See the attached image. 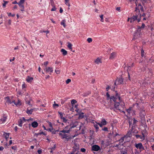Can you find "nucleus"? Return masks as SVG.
Returning a JSON list of instances; mask_svg holds the SVG:
<instances>
[{
  "mask_svg": "<svg viewBox=\"0 0 154 154\" xmlns=\"http://www.w3.org/2000/svg\"><path fill=\"white\" fill-rule=\"evenodd\" d=\"M138 128L137 126H132L131 128L128 132V136L131 137L133 134V135H135L138 132Z\"/></svg>",
  "mask_w": 154,
  "mask_h": 154,
  "instance_id": "f257e3e1",
  "label": "nucleus"
},
{
  "mask_svg": "<svg viewBox=\"0 0 154 154\" xmlns=\"http://www.w3.org/2000/svg\"><path fill=\"white\" fill-rule=\"evenodd\" d=\"M119 101V102H118L115 103L114 106L116 109L119 110L120 111H122V109L125 106V104L123 102L121 101L120 100Z\"/></svg>",
  "mask_w": 154,
  "mask_h": 154,
  "instance_id": "f03ea898",
  "label": "nucleus"
},
{
  "mask_svg": "<svg viewBox=\"0 0 154 154\" xmlns=\"http://www.w3.org/2000/svg\"><path fill=\"white\" fill-rule=\"evenodd\" d=\"M111 100H112L115 102V103L117 102H116V100L118 99V100L120 101V97L119 95L118 94V93L116 92V96H111L110 97V99Z\"/></svg>",
  "mask_w": 154,
  "mask_h": 154,
  "instance_id": "7ed1b4c3",
  "label": "nucleus"
},
{
  "mask_svg": "<svg viewBox=\"0 0 154 154\" xmlns=\"http://www.w3.org/2000/svg\"><path fill=\"white\" fill-rule=\"evenodd\" d=\"M141 30L139 29H137L135 32L134 35L133 40H135L140 36L141 32Z\"/></svg>",
  "mask_w": 154,
  "mask_h": 154,
  "instance_id": "20e7f679",
  "label": "nucleus"
},
{
  "mask_svg": "<svg viewBox=\"0 0 154 154\" xmlns=\"http://www.w3.org/2000/svg\"><path fill=\"white\" fill-rule=\"evenodd\" d=\"M135 146L137 149H138L140 150V152H141L144 149V148L143 147L142 143H135Z\"/></svg>",
  "mask_w": 154,
  "mask_h": 154,
  "instance_id": "39448f33",
  "label": "nucleus"
},
{
  "mask_svg": "<svg viewBox=\"0 0 154 154\" xmlns=\"http://www.w3.org/2000/svg\"><path fill=\"white\" fill-rule=\"evenodd\" d=\"M100 149V147L97 145H94L91 146V150L97 151Z\"/></svg>",
  "mask_w": 154,
  "mask_h": 154,
  "instance_id": "423d86ee",
  "label": "nucleus"
},
{
  "mask_svg": "<svg viewBox=\"0 0 154 154\" xmlns=\"http://www.w3.org/2000/svg\"><path fill=\"white\" fill-rule=\"evenodd\" d=\"M44 70H45L46 72H50V74L51 75V73H52L53 72V68L52 67H46L44 69Z\"/></svg>",
  "mask_w": 154,
  "mask_h": 154,
  "instance_id": "0eeeda50",
  "label": "nucleus"
},
{
  "mask_svg": "<svg viewBox=\"0 0 154 154\" xmlns=\"http://www.w3.org/2000/svg\"><path fill=\"white\" fill-rule=\"evenodd\" d=\"M32 100L31 97H29V99H28L27 98V97H26V99H25L26 103V104H28L29 106H32V105L30 104L31 101Z\"/></svg>",
  "mask_w": 154,
  "mask_h": 154,
  "instance_id": "6e6552de",
  "label": "nucleus"
},
{
  "mask_svg": "<svg viewBox=\"0 0 154 154\" xmlns=\"http://www.w3.org/2000/svg\"><path fill=\"white\" fill-rule=\"evenodd\" d=\"M137 15H134L132 17L130 18V22L131 23L134 22V21L137 20Z\"/></svg>",
  "mask_w": 154,
  "mask_h": 154,
  "instance_id": "1a4fd4ad",
  "label": "nucleus"
},
{
  "mask_svg": "<svg viewBox=\"0 0 154 154\" xmlns=\"http://www.w3.org/2000/svg\"><path fill=\"white\" fill-rule=\"evenodd\" d=\"M116 82H117V84L120 85L122 84L123 83V79L122 78H120L119 79H117L116 80Z\"/></svg>",
  "mask_w": 154,
  "mask_h": 154,
  "instance_id": "9d476101",
  "label": "nucleus"
},
{
  "mask_svg": "<svg viewBox=\"0 0 154 154\" xmlns=\"http://www.w3.org/2000/svg\"><path fill=\"white\" fill-rule=\"evenodd\" d=\"M126 111L128 113V115H130V113L132 112H135V111L133 109V108L132 107H129L128 109H126Z\"/></svg>",
  "mask_w": 154,
  "mask_h": 154,
  "instance_id": "9b49d317",
  "label": "nucleus"
},
{
  "mask_svg": "<svg viewBox=\"0 0 154 154\" xmlns=\"http://www.w3.org/2000/svg\"><path fill=\"white\" fill-rule=\"evenodd\" d=\"M64 141L66 143L69 140L72 138V137L71 136H68L67 137H64Z\"/></svg>",
  "mask_w": 154,
  "mask_h": 154,
  "instance_id": "f8f14e48",
  "label": "nucleus"
},
{
  "mask_svg": "<svg viewBox=\"0 0 154 154\" xmlns=\"http://www.w3.org/2000/svg\"><path fill=\"white\" fill-rule=\"evenodd\" d=\"M38 123L37 122L34 121L32 123L31 125L33 128H35L38 126Z\"/></svg>",
  "mask_w": 154,
  "mask_h": 154,
  "instance_id": "ddd939ff",
  "label": "nucleus"
},
{
  "mask_svg": "<svg viewBox=\"0 0 154 154\" xmlns=\"http://www.w3.org/2000/svg\"><path fill=\"white\" fill-rule=\"evenodd\" d=\"M59 135L61 137V139L63 140H64V137H66L69 136L67 135V134H63L61 133H59Z\"/></svg>",
  "mask_w": 154,
  "mask_h": 154,
  "instance_id": "4468645a",
  "label": "nucleus"
},
{
  "mask_svg": "<svg viewBox=\"0 0 154 154\" xmlns=\"http://www.w3.org/2000/svg\"><path fill=\"white\" fill-rule=\"evenodd\" d=\"M116 57V53L114 52H113L112 53L109 57L110 59H113Z\"/></svg>",
  "mask_w": 154,
  "mask_h": 154,
  "instance_id": "2eb2a0df",
  "label": "nucleus"
},
{
  "mask_svg": "<svg viewBox=\"0 0 154 154\" xmlns=\"http://www.w3.org/2000/svg\"><path fill=\"white\" fill-rule=\"evenodd\" d=\"M33 78L28 76L26 79V81L28 82H30L33 80Z\"/></svg>",
  "mask_w": 154,
  "mask_h": 154,
  "instance_id": "dca6fc26",
  "label": "nucleus"
},
{
  "mask_svg": "<svg viewBox=\"0 0 154 154\" xmlns=\"http://www.w3.org/2000/svg\"><path fill=\"white\" fill-rule=\"evenodd\" d=\"M94 62L96 64H98L100 63H101V59L99 57H98L95 60Z\"/></svg>",
  "mask_w": 154,
  "mask_h": 154,
  "instance_id": "f3484780",
  "label": "nucleus"
},
{
  "mask_svg": "<svg viewBox=\"0 0 154 154\" xmlns=\"http://www.w3.org/2000/svg\"><path fill=\"white\" fill-rule=\"evenodd\" d=\"M78 122L77 121L75 122L71 126V128H72L76 127L78 125Z\"/></svg>",
  "mask_w": 154,
  "mask_h": 154,
  "instance_id": "a211bd4d",
  "label": "nucleus"
},
{
  "mask_svg": "<svg viewBox=\"0 0 154 154\" xmlns=\"http://www.w3.org/2000/svg\"><path fill=\"white\" fill-rule=\"evenodd\" d=\"M135 11L136 12L135 15H137V17H138V16L139 14L140 15V10L139 9H138L136 7L135 8Z\"/></svg>",
  "mask_w": 154,
  "mask_h": 154,
  "instance_id": "6ab92c4d",
  "label": "nucleus"
},
{
  "mask_svg": "<svg viewBox=\"0 0 154 154\" xmlns=\"http://www.w3.org/2000/svg\"><path fill=\"white\" fill-rule=\"evenodd\" d=\"M7 119V118L6 117H2L0 119V122H2V123L5 122L6 121Z\"/></svg>",
  "mask_w": 154,
  "mask_h": 154,
  "instance_id": "aec40b11",
  "label": "nucleus"
},
{
  "mask_svg": "<svg viewBox=\"0 0 154 154\" xmlns=\"http://www.w3.org/2000/svg\"><path fill=\"white\" fill-rule=\"evenodd\" d=\"M5 99L6 100V102L10 104L12 103V102L9 99V97H7L5 98Z\"/></svg>",
  "mask_w": 154,
  "mask_h": 154,
  "instance_id": "412c9836",
  "label": "nucleus"
},
{
  "mask_svg": "<svg viewBox=\"0 0 154 154\" xmlns=\"http://www.w3.org/2000/svg\"><path fill=\"white\" fill-rule=\"evenodd\" d=\"M33 110V109H31L30 110H29L28 108H27V110L26 112L28 114H32Z\"/></svg>",
  "mask_w": 154,
  "mask_h": 154,
  "instance_id": "4be33fe9",
  "label": "nucleus"
},
{
  "mask_svg": "<svg viewBox=\"0 0 154 154\" xmlns=\"http://www.w3.org/2000/svg\"><path fill=\"white\" fill-rule=\"evenodd\" d=\"M66 22V20H62L60 23L61 25H63L64 27H65L66 26V25L65 23Z\"/></svg>",
  "mask_w": 154,
  "mask_h": 154,
  "instance_id": "5701e85b",
  "label": "nucleus"
},
{
  "mask_svg": "<svg viewBox=\"0 0 154 154\" xmlns=\"http://www.w3.org/2000/svg\"><path fill=\"white\" fill-rule=\"evenodd\" d=\"M101 123L103 125H106L107 124V122L104 119H102Z\"/></svg>",
  "mask_w": 154,
  "mask_h": 154,
  "instance_id": "b1692460",
  "label": "nucleus"
},
{
  "mask_svg": "<svg viewBox=\"0 0 154 154\" xmlns=\"http://www.w3.org/2000/svg\"><path fill=\"white\" fill-rule=\"evenodd\" d=\"M95 123H96V124H95L94 122H93L94 126V127L96 129V131L97 132L99 129V127H98V125L97 124V123L96 122Z\"/></svg>",
  "mask_w": 154,
  "mask_h": 154,
  "instance_id": "393cba45",
  "label": "nucleus"
},
{
  "mask_svg": "<svg viewBox=\"0 0 154 154\" xmlns=\"http://www.w3.org/2000/svg\"><path fill=\"white\" fill-rule=\"evenodd\" d=\"M69 131H70V130H63L62 131H60V133H63V134H66V133H69Z\"/></svg>",
  "mask_w": 154,
  "mask_h": 154,
  "instance_id": "a878e982",
  "label": "nucleus"
},
{
  "mask_svg": "<svg viewBox=\"0 0 154 154\" xmlns=\"http://www.w3.org/2000/svg\"><path fill=\"white\" fill-rule=\"evenodd\" d=\"M61 51L62 53L64 55H66L67 54V51L63 49H61Z\"/></svg>",
  "mask_w": 154,
  "mask_h": 154,
  "instance_id": "bb28decb",
  "label": "nucleus"
},
{
  "mask_svg": "<svg viewBox=\"0 0 154 154\" xmlns=\"http://www.w3.org/2000/svg\"><path fill=\"white\" fill-rule=\"evenodd\" d=\"M137 121L134 118L132 119L133 124L132 126H136V123L137 122Z\"/></svg>",
  "mask_w": 154,
  "mask_h": 154,
  "instance_id": "cd10ccee",
  "label": "nucleus"
},
{
  "mask_svg": "<svg viewBox=\"0 0 154 154\" xmlns=\"http://www.w3.org/2000/svg\"><path fill=\"white\" fill-rule=\"evenodd\" d=\"M72 45L71 43L68 42L67 47L69 48V49L71 50V51H72Z\"/></svg>",
  "mask_w": 154,
  "mask_h": 154,
  "instance_id": "c85d7f7f",
  "label": "nucleus"
},
{
  "mask_svg": "<svg viewBox=\"0 0 154 154\" xmlns=\"http://www.w3.org/2000/svg\"><path fill=\"white\" fill-rule=\"evenodd\" d=\"M22 120L21 119H20L18 121V125L20 127H21L22 125Z\"/></svg>",
  "mask_w": 154,
  "mask_h": 154,
  "instance_id": "c756f323",
  "label": "nucleus"
},
{
  "mask_svg": "<svg viewBox=\"0 0 154 154\" xmlns=\"http://www.w3.org/2000/svg\"><path fill=\"white\" fill-rule=\"evenodd\" d=\"M26 0H20L19 2L18 3V4L19 5H23Z\"/></svg>",
  "mask_w": 154,
  "mask_h": 154,
  "instance_id": "7c9ffc66",
  "label": "nucleus"
},
{
  "mask_svg": "<svg viewBox=\"0 0 154 154\" xmlns=\"http://www.w3.org/2000/svg\"><path fill=\"white\" fill-rule=\"evenodd\" d=\"M128 123L129 124V127H130L131 126H132V124H133L132 119H129Z\"/></svg>",
  "mask_w": 154,
  "mask_h": 154,
  "instance_id": "2f4dec72",
  "label": "nucleus"
},
{
  "mask_svg": "<svg viewBox=\"0 0 154 154\" xmlns=\"http://www.w3.org/2000/svg\"><path fill=\"white\" fill-rule=\"evenodd\" d=\"M140 113L142 115L141 116H144L145 115V110L143 109H142L140 111Z\"/></svg>",
  "mask_w": 154,
  "mask_h": 154,
  "instance_id": "473e14b6",
  "label": "nucleus"
},
{
  "mask_svg": "<svg viewBox=\"0 0 154 154\" xmlns=\"http://www.w3.org/2000/svg\"><path fill=\"white\" fill-rule=\"evenodd\" d=\"M138 6L140 8V10L141 11H143V8L140 4H139Z\"/></svg>",
  "mask_w": 154,
  "mask_h": 154,
  "instance_id": "72a5a7b5",
  "label": "nucleus"
},
{
  "mask_svg": "<svg viewBox=\"0 0 154 154\" xmlns=\"http://www.w3.org/2000/svg\"><path fill=\"white\" fill-rule=\"evenodd\" d=\"M83 115L84 113L83 112H81V113L79 114V118L81 119L83 118L84 117V116Z\"/></svg>",
  "mask_w": 154,
  "mask_h": 154,
  "instance_id": "f704fd0d",
  "label": "nucleus"
},
{
  "mask_svg": "<svg viewBox=\"0 0 154 154\" xmlns=\"http://www.w3.org/2000/svg\"><path fill=\"white\" fill-rule=\"evenodd\" d=\"M124 140V137H122L119 140L120 144L122 143Z\"/></svg>",
  "mask_w": 154,
  "mask_h": 154,
  "instance_id": "c9c22d12",
  "label": "nucleus"
},
{
  "mask_svg": "<svg viewBox=\"0 0 154 154\" xmlns=\"http://www.w3.org/2000/svg\"><path fill=\"white\" fill-rule=\"evenodd\" d=\"M134 136H135L136 138H137V139H140L141 140V137H142V136H141L140 135H139V134H136Z\"/></svg>",
  "mask_w": 154,
  "mask_h": 154,
  "instance_id": "e433bc0d",
  "label": "nucleus"
},
{
  "mask_svg": "<svg viewBox=\"0 0 154 154\" xmlns=\"http://www.w3.org/2000/svg\"><path fill=\"white\" fill-rule=\"evenodd\" d=\"M145 26V24L144 23H143L141 26V27L139 26L137 29H139L140 30L141 29H143L144 27Z\"/></svg>",
  "mask_w": 154,
  "mask_h": 154,
  "instance_id": "4c0bfd02",
  "label": "nucleus"
},
{
  "mask_svg": "<svg viewBox=\"0 0 154 154\" xmlns=\"http://www.w3.org/2000/svg\"><path fill=\"white\" fill-rule=\"evenodd\" d=\"M77 102V101L73 99V100H72L71 101V103L72 105L76 103Z\"/></svg>",
  "mask_w": 154,
  "mask_h": 154,
  "instance_id": "58836bf2",
  "label": "nucleus"
},
{
  "mask_svg": "<svg viewBox=\"0 0 154 154\" xmlns=\"http://www.w3.org/2000/svg\"><path fill=\"white\" fill-rule=\"evenodd\" d=\"M100 18H101V20H100V21L102 22H104V20H103V14H102L101 15H100Z\"/></svg>",
  "mask_w": 154,
  "mask_h": 154,
  "instance_id": "ea45409f",
  "label": "nucleus"
},
{
  "mask_svg": "<svg viewBox=\"0 0 154 154\" xmlns=\"http://www.w3.org/2000/svg\"><path fill=\"white\" fill-rule=\"evenodd\" d=\"M58 113L60 114V117L61 119V118H63V113L60 112H58Z\"/></svg>",
  "mask_w": 154,
  "mask_h": 154,
  "instance_id": "a19ab883",
  "label": "nucleus"
},
{
  "mask_svg": "<svg viewBox=\"0 0 154 154\" xmlns=\"http://www.w3.org/2000/svg\"><path fill=\"white\" fill-rule=\"evenodd\" d=\"M121 152V154H128L127 151L126 150H122Z\"/></svg>",
  "mask_w": 154,
  "mask_h": 154,
  "instance_id": "79ce46f5",
  "label": "nucleus"
},
{
  "mask_svg": "<svg viewBox=\"0 0 154 154\" xmlns=\"http://www.w3.org/2000/svg\"><path fill=\"white\" fill-rule=\"evenodd\" d=\"M3 2H4V3L3 4V6L4 7H5L6 6V5L8 3V2L7 1H5L4 0Z\"/></svg>",
  "mask_w": 154,
  "mask_h": 154,
  "instance_id": "37998d69",
  "label": "nucleus"
},
{
  "mask_svg": "<svg viewBox=\"0 0 154 154\" xmlns=\"http://www.w3.org/2000/svg\"><path fill=\"white\" fill-rule=\"evenodd\" d=\"M87 41L89 42V43H91V42L92 41V38H88L87 39Z\"/></svg>",
  "mask_w": 154,
  "mask_h": 154,
  "instance_id": "c03bdc74",
  "label": "nucleus"
},
{
  "mask_svg": "<svg viewBox=\"0 0 154 154\" xmlns=\"http://www.w3.org/2000/svg\"><path fill=\"white\" fill-rule=\"evenodd\" d=\"M141 140H144L145 139V134L144 133L142 134V136L141 137Z\"/></svg>",
  "mask_w": 154,
  "mask_h": 154,
  "instance_id": "a18cd8bd",
  "label": "nucleus"
},
{
  "mask_svg": "<svg viewBox=\"0 0 154 154\" xmlns=\"http://www.w3.org/2000/svg\"><path fill=\"white\" fill-rule=\"evenodd\" d=\"M14 104L16 105H21V104L20 103V101L19 100H18V101L17 103H14Z\"/></svg>",
  "mask_w": 154,
  "mask_h": 154,
  "instance_id": "49530a36",
  "label": "nucleus"
},
{
  "mask_svg": "<svg viewBox=\"0 0 154 154\" xmlns=\"http://www.w3.org/2000/svg\"><path fill=\"white\" fill-rule=\"evenodd\" d=\"M61 119H63V122L65 123L67 121V119H66L64 117H63V118H61Z\"/></svg>",
  "mask_w": 154,
  "mask_h": 154,
  "instance_id": "de8ad7c7",
  "label": "nucleus"
},
{
  "mask_svg": "<svg viewBox=\"0 0 154 154\" xmlns=\"http://www.w3.org/2000/svg\"><path fill=\"white\" fill-rule=\"evenodd\" d=\"M106 95L107 97V99H108V100L110 99V95L109 94L108 92H107L106 93Z\"/></svg>",
  "mask_w": 154,
  "mask_h": 154,
  "instance_id": "09e8293b",
  "label": "nucleus"
},
{
  "mask_svg": "<svg viewBox=\"0 0 154 154\" xmlns=\"http://www.w3.org/2000/svg\"><path fill=\"white\" fill-rule=\"evenodd\" d=\"M144 51L142 49L141 51V56L143 57L144 56Z\"/></svg>",
  "mask_w": 154,
  "mask_h": 154,
  "instance_id": "8fccbe9b",
  "label": "nucleus"
},
{
  "mask_svg": "<svg viewBox=\"0 0 154 154\" xmlns=\"http://www.w3.org/2000/svg\"><path fill=\"white\" fill-rule=\"evenodd\" d=\"M52 6H53V8L51 10V11H56V8L53 5H52Z\"/></svg>",
  "mask_w": 154,
  "mask_h": 154,
  "instance_id": "3c124183",
  "label": "nucleus"
},
{
  "mask_svg": "<svg viewBox=\"0 0 154 154\" xmlns=\"http://www.w3.org/2000/svg\"><path fill=\"white\" fill-rule=\"evenodd\" d=\"M6 135L5 136V138L6 140H7V139L9 138V133L7 134L5 133Z\"/></svg>",
  "mask_w": 154,
  "mask_h": 154,
  "instance_id": "603ef678",
  "label": "nucleus"
},
{
  "mask_svg": "<svg viewBox=\"0 0 154 154\" xmlns=\"http://www.w3.org/2000/svg\"><path fill=\"white\" fill-rule=\"evenodd\" d=\"M133 65H134V63H132L131 66H129L128 67V69H127L128 72L129 71H130V69H129V68L133 66Z\"/></svg>",
  "mask_w": 154,
  "mask_h": 154,
  "instance_id": "864d4df0",
  "label": "nucleus"
},
{
  "mask_svg": "<svg viewBox=\"0 0 154 154\" xmlns=\"http://www.w3.org/2000/svg\"><path fill=\"white\" fill-rule=\"evenodd\" d=\"M71 81V80L69 79H68L66 81V83L67 84L69 83Z\"/></svg>",
  "mask_w": 154,
  "mask_h": 154,
  "instance_id": "5fc2aeb1",
  "label": "nucleus"
},
{
  "mask_svg": "<svg viewBox=\"0 0 154 154\" xmlns=\"http://www.w3.org/2000/svg\"><path fill=\"white\" fill-rule=\"evenodd\" d=\"M86 151V149L85 148H82L81 149V151L82 152H85Z\"/></svg>",
  "mask_w": 154,
  "mask_h": 154,
  "instance_id": "6e6d98bb",
  "label": "nucleus"
},
{
  "mask_svg": "<svg viewBox=\"0 0 154 154\" xmlns=\"http://www.w3.org/2000/svg\"><path fill=\"white\" fill-rule=\"evenodd\" d=\"M55 72L56 73V74H59L60 73V70H55Z\"/></svg>",
  "mask_w": 154,
  "mask_h": 154,
  "instance_id": "4d7b16f0",
  "label": "nucleus"
},
{
  "mask_svg": "<svg viewBox=\"0 0 154 154\" xmlns=\"http://www.w3.org/2000/svg\"><path fill=\"white\" fill-rule=\"evenodd\" d=\"M77 150V148H74L72 150V152L75 153V152Z\"/></svg>",
  "mask_w": 154,
  "mask_h": 154,
  "instance_id": "13d9d810",
  "label": "nucleus"
},
{
  "mask_svg": "<svg viewBox=\"0 0 154 154\" xmlns=\"http://www.w3.org/2000/svg\"><path fill=\"white\" fill-rule=\"evenodd\" d=\"M97 124L98 125H99L101 127H102L103 126V125L101 123H100L99 122L97 123Z\"/></svg>",
  "mask_w": 154,
  "mask_h": 154,
  "instance_id": "bf43d9fd",
  "label": "nucleus"
},
{
  "mask_svg": "<svg viewBox=\"0 0 154 154\" xmlns=\"http://www.w3.org/2000/svg\"><path fill=\"white\" fill-rule=\"evenodd\" d=\"M102 130L105 131H108V128L107 127H104L102 129Z\"/></svg>",
  "mask_w": 154,
  "mask_h": 154,
  "instance_id": "052dcab7",
  "label": "nucleus"
},
{
  "mask_svg": "<svg viewBox=\"0 0 154 154\" xmlns=\"http://www.w3.org/2000/svg\"><path fill=\"white\" fill-rule=\"evenodd\" d=\"M8 15L9 16H12V17H14V16H15V14H12L11 13H10L8 14Z\"/></svg>",
  "mask_w": 154,
  "mask_h": 154,
  "instance_id": "680f3d73",
  "label": "nucleus"
},
{
  "mask_svg": "<svg viewBox=\"0 0 154 154\" xmlns=\"http://www.w3.org/2000/svg\"><path fill=\"white\" fill-rule=\"evenodd\" d=\"M56 148V145H54V146L53 147H52L51 148V150H54Z\"/></svg>",
  "mask_w": 154,
  "mask_h": 154,
  "instance_id": "e2e57ef3",
  "label": "nucleus"
},
{
  "mask_svg": "<svg viewBox=\"0 0 154 154\" xmlns=\"http://www.w3.org/2000/svg\"><path fill=\"white\" fill-rule=\"evenodd\" d=\"M37 152L38 153V154H40L42 152V150L40 149H38L37 151Z\"/></svg>",
  "mask_w": 154,
  "mask_h": 154,
  "instance_id": "0e129e2a",
  "label": "nucleus"
},
{
  "mask_svg": "<svg viewBox=\"0 0 154 154\" xmlns=\"http://www.w3.org/2000/svg\"><path fill=\"white\" fill-rule=\"evenodd\" d=\"M48 63V61H46L44 63V65L46 66Z\"/></svg>",
  "mask_w": 154,
  "mask_h": 154,
  "instance_id": "69168bd1",
  "label": "nucleus"
},
{
  "mask_svg": "<svg viewBox=\"0 0 154 154\" xmlns=\"http://www.w3.org/2000/svg\"><path fill=\"white\" fill-rule=\"evenodd\" d=\"M116 10L118 11H120V7H118L116 8Z\"/></svg>",
  "mask_w": 154,
  "mask_h": 154,
  "instance_id": "338daca9",
  "label": "nucleus"
},
{
  "mask_svg": "<svg viewBox=\"0 0 154 154\" xmlns=\"http://www.w3.org/2000/svg\"><path fill=\"white\" fill-rule=\"evenodd\" d=\"M11 148L14 150H15L17 148L16 146H13L11 147Z\"/></svg>",
  "mask_w": 154,
  "mask_h": 154,
  "instance_id": "774afa93",
  "label": "nucleus"
}]
</instances>
